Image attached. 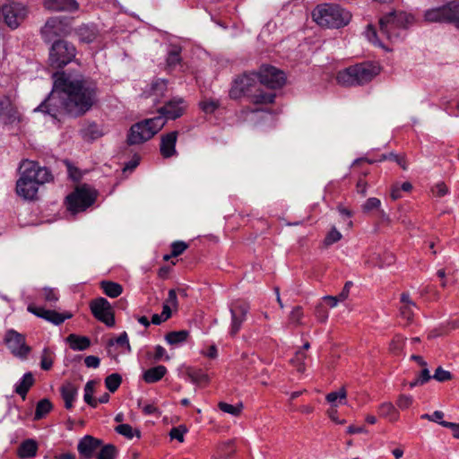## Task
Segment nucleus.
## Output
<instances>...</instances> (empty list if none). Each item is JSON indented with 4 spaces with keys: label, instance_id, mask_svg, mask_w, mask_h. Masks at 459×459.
I'll use <instances>...</instances> for the list:
<instances>
[{
    "label": "nucleus",
    "instance_id": "nucleus-38",
    "mask_svg": "<svg viewBox=\"0 0 459 459\" xmlns=\"http://www.w3.org/2000/svg\"><path fill=\"white\" fill-rule=\"evenodd\" d=\"M115 430L128 439H132L134 436H136L138 438L140 437V431L134 429L129 424L117 425L115 428Z\"/></svg>",
    "mask_w": 459,
    "mask_h": 459
},
{
    "label": "nucleus",
    "instance_id": "nucleus-13",
    "mask_svg": "<svg viewBox=\"0 0 459 459\" xmlns=\"http://www.w3.org/2000/svg\"><path fill=\"white\" fill-rule=\"evenodd\" d=\"M249 309V304L245 301L237 300L230 304V312L231 316V324L230 334L231 336H235L239 332L242 324L247 319Z\"/></svg>",
    "mask_w": 459,
    "mask_h": 459
},
{
    "label": "nucleus",
    "instance_id": "nucleus-6",
    "mask_svg": "<svg viewBox=\"0 0 459 459\" xmlns=\"http://www.w3.org/2000/svg\"><path fill=\"white\" fill-rule=\"evenodd\" d=\"M312 18L321 27L338 29L351 22V13L338 4L325 3L313 10Z\"/></svg>",
    "mask_w": 459,
    "mask_h": 459
},
{
    "label": "nucleus",
    "instance_id": "nucleus-52",
    "mask_svg": "<svg viewBox=\"0 0 459 459\" xmlns=\"http://www.w3.org/2000/svg\"><path fill=\"white\" fill-rule=\"evenodd\" d=\"M115 343L120 346H125L127 351H131L128 336L126 332L122 333L117 339L110 340L108 342L109 345H114Z\"/></svg>",
    "mask_w": 459,
    "mask_h": 459
},
{
    "label": "nucleus",
    "instance_id": "nucleus-62",
    "mask_svg": "<svg viewBox=\"0 0 459 459\" xmlns=\"http://www.w3.org/2000/svg\"><path fill=\"white\" fill-rule=\"evenodd\" d=\"M84 363L88 368H97L100 366V360L98 357L90 355L84 359Z\"/></svg>",
    "mask_w": 459,
    "mask_h": 459
},
{
    "label": "nucleus",
    "instance_id": "nucleus-30",
    "mask_svg": "<svg viewBox=\"0 0 459 459\" xmlns=\"http://www.w3.org/2000/svg\"><path fill=\"white\" fill-rule=\"evenodd\" d=\"M100 287L104 293L109 298H117L123 291V288L119 283L110 281H102L100 282Z\"/></svg>",
    "mask_w": 459,
    "mask_h": 459
},
{
    "label": "nucleus",
    "instance_id": "nucleus-20",
    "mask_svg": "<svg viewBox=\"0 0 459 459\" xmlns=\"http://www.w3.org/2000/svg\"><path fill=\"white\" fill-rule=\"evenodd\" d=\"M178 135V131H172L161 135L160 151L164 158H169L177 154L176 143Z\"/></svg>",
    "mask_w": 459,
    "mask_h": 459
},
{
    "label": "nucleus",
    "instance_id": "nucleus-8",
    "mask_svg": "<svg viewBox=\"0 0 459 459\" xmlns=\"http://www.w3.org/2000/svg\"><path fill=\"white\" fill-rule=\"evenodd\" d=\"M97 197L95 190L87 186L77 187L66 197V206L73 214L84 212L91 206Z\"/></svg>",
    "mask_w": 459,
    "mask_h": 459
},
{
    "label": "nucleus",
    "instance_id": "nucleus-41",
    "mask_svg": "<svg viewBox=\"0 0 459 459\" xmlns=\"http://www.w3.org/2000/svg\"><path fill=\"white\" fill-rule=\"evenodd\" d=\"M78 31L81 39L84 42H92L96 38V30L89 26H82Z\"/></svg>",
    "mask_w": 459,
    "mask_h": 459
},
{
    "label": "nucleus",
    "instance_id": "nucleus-9",
    "mask_svg": "<svg viewBox=\"0 0 459 459\" xmlns=\"http://www.w3.org/2000/svg\"><path fill=\"white\" fill-rule=\"evenodd\" d=\"M76 55L74 45L66 40H56L49 52V62L51 66L61 68L69 64Z\"/></svg>",
    "mask_w": 459,
    "mask_h": 459
},
{
    "label": "nucleus",
    "instance_id": "nucleus-54",
    "mask_svg": "<svg viewBox=\"0 0 459 459\" xmlns=\"http://www.w3.org/2000/svg\"><path fill=\"white\" fill-rule=\"evenodd\" d=\"M219 408L223 411V412H226V413H229V414H231V415H234V416H237L240 413L241 411V406L239 407H237V406H233L230 403H224V402H221L219 403Z\"/></svg>",
    "mask_w": 459,
    "mask_h": 459
},
{
    "label": "nucleus",
    "instance_id": "nucleus-4",
    "mask_svg": "<svg viewBox=\"0 0 459 459\" xmlns=\"http://www.w3.org/2000/svg\"><path fill=\"white\" fill-rule=\"evenodd\" d=\"M259 83L257 73H245L234 80L230 97L233 100L247 97L255 104L273 103L275 94L261 91L258 89Z\"/></svg>",
    "mask_w": 459,
    "mask_h": 459
},
{
    "label": "nucleus",
    "instance_id": "nucleus-3",
    "mask_svg": "<svg viewBox=\"0 0 459 459\" xmlns=\"http://www.w3.org/2000/svg\"><path fill=\"white\" fill-rule=\"evenodd\" d=\"M18 171L20 177L16 182V193L25 200L35 199L39 186L52 180L48 169L30 160H22Z\"/></svg>",
    "mask_w": 459,
    "mask_h": 459
},
{
    "label": "nucleus",
    "instance_id": "nucleus-63",
    "mask_svg": "<svg viewBox=\"0 0 459 459\" xmlns=\"http://www.w3.org/2000/svg\"><path fill=\"white\" fill-rule=\"evenodd\" d=\"M162 358H164L165 360L169 359V357L167 355L166 350L162 346L157 345L155 347L154 359L160 360Z\"/></svg>",
    "mask_w": 459,
    "mask_h": 459
},
{
    "label": "nucleus",
    "instance_id": "nucleus-7",
    "mask_svg": "<svg viewBox=\"0 0 459 459\" xmlns=\"http://www.w3.org/2000/svg\"><path fill=\"white\" fill-rule=\"evenodd\" d=\"M164 126L165 121L160 117L135 123L130 127L126 142L129 145L141 144L153 137Z\"/></svg>",
    "mask_w": 459,
    "mask_h": 459
},
{
    "label": "nucleus",
    "instance_id": "nucleus-17",
    "mask_svg": "<svg viewBox=\"0 0 459 459\" xmlns=\"http://www.w3.org/2000/svg\"><path fill=\"white\" fill-rule=\"evenodd\" d=\"M65 33V26L63 21L58 17H52L48 19L41 29V34L45 41L50 42L56 37L61 36Z\"/></svg>",
    "mask_w": 459,
    "mask_h": 459
},
{
    "label": "nucleus",
    "instance_id": "nucleus-34",
    "mask_svg": "<svg viewBox=\"0 0 459 459\" xmlns=\"http://www.w3.org/2000/svg\"><path fill=\"white\" fill-rule=\"evenodd\" d=\"M52 409V403L48 399L40 400L36 406L35 420H40L45 417Z\"/></svg>",
    "mask_w": 459,
    "mask_h": 459
},
{
    "label": "nucleus",
    "instance_id": "nucleus-36",
    "mask_svg": "<svg viewBox=\"0 0 459 459\" xmlns=\"http://www.w3.org/2000/svg\"><path fill=\"white\" fill-rule=\"evenodd\" d=\"M186 375L194 384H201L208 382L209 377L201 369L188 368Z\"/></svg>",
    "mask_w": 459,
    "mask_h": 459
},
{
    "label": "nucleus",
    "instance_id": "nucleus-5",
    "mask_svg": "<svg viewBox=\"0 0 459 459\" xmlns=\"http://www.w3.org/2000/svg\"><path fill=\"white\" fill-rule=\"evenodd\" d=\"M381 67L374 62H363L341 70L336 74L337 82L345 87L364 85L380 74Z\"/></svg>",
    "mask_w": 459,
    "mask_h": 459
},
{
    "label": "nucleus",
    "instance_id": "nucleus-64",
    "mask_svg": "<svg viewBox=\"0 0 459 459\" xmlns=\"http://www.w3.org/2000/svg\"><path fill=\"white\" fill-rule=\"evenodd\" d=\"M351 285H352L351 281H347L345 283L342 290L338 294V298H339V299H341V301H344L345 299H347V298L349 297V294H350V290H351Z\"/></svg>",
    "mask_w": 459,
    "mask_h": 459
},
{
    "label": "nucleus",
    "instance_id": "nucleus-18",
    "mask_svg": "<svg viewBox=\"0 0 459 459\" xmlns=\"http://www.w3.org/2000/svg\"><path fill=\"white\" fill-rule=\"evenodd\" d=\"M102 446V441L92 436L86 435L77 445L79 454L84 458H91Z\"/></svg>",
    "mask_w": 459,
    "mask_h": 459
},
{
    "label": "nucleus",
    "instance_id": "nucleus-11",
    "mask_svg": "<svg viewBox=\"0 0 459 459\" xmlns=\"http://www.w3.org/2000/svg\"><path fill=\"white\" fill-rule=\"evenodd\" d=\"M4 342L13 355L26 359L31 349L25 342L24 335L14 330H9L4 336Z\"/></svg>",
    "mask_w": 459,
    "mask_h": 459
},
{
    "label": "nucleus",
    "instance_id": "nucleus-47",
    "mask_svg": "<svg viewBox=\"0 0 459 459\" xmlns=\"http://www.w3.org/2000/svg\"><path fill=\"white\" fill-rule=\"evenodd\" d=\"M82 134L84 137H89L91 139H96L100 136L98 126L94 123L89 124L87 127L82 130Z\"/></svg>",
    "mask_w": 459,
    "mask_h": 459
},
{
    "label": "nucleus",
    "instance_id": "nucleus-22",
    "mask_svg": "<svg viewBox=\"0 0 459 459\" xmlns=\"http://www.w3.org/2000/svg\"><path fill=\"white\" fill-rule=\"evenodd\" d=\"M44 6L53 12H71L78 9L75 0H45Z\"/></svg>",
    "mask_w": 459,
    "mask_h": 459
},
{
    "label": "nucleus",
    "instance_id": "nucleus-19",
    "mask_svg": "<svg viewBox=\"0 0 459 459\" xmlns=\"http://www.w3.org/2000/svg\"><path fill=\"white\" fill-rule=\"evenodd\" d=\"M28 310L39 317L44 318L56 325L62 324L65 319L72 317L71 313L60 314L54 310L45 309L40 307L30 305Z\"/></svg>",
    "mask_w": 459,
    "mask_h": 459
},
{
    "label": "nucleus",
    "instance_id": "nucleus-25",
    "mask_svg": "<svg viewBox=\"0 0 459 459\" xmlns=\"http://www.w3.org/2000/svg\"><path fill=\"white\" fill-rule=\"evenodd\" d=\"M66 342L74 351H85L91 345V340L86 336H80L71 333L67 336Z\"/></svg>",
    "mask_w": 459,
    "mask_h": 459
},
{
    "label": "nucleus",
    "instance_id": "nucleus-35",
    "mask_svg": "<svg viewBox=\"0 0 459 459\" xmlns=\"http://www.w3.org/2000/svg\"><path fill=\"white\" fill-rule=\"evenodd\" d=\"M95 384H96V382L94 380L88 381L84 387V395H83L84 402L93 408L97 407V405H98L97 400H95L92 397V394L94 393Z\"/></svg>",
    "mask_w": 459,
    "mask_h": 459
},
{
    "label": "nucleus",
    "instance_id": "nucleus-15",
    "mask_svg": "<svg viewBox=\"0 0 459 459\" xmlns=\"http://www.w3.org/2000/svg\"><path fill=\"white\" fill-rule=\"evenodd\" d=\"M92 315L106 325L112 327L115 317L110 303L104 298L93 299L90 305Z\"/></svg>",
    "mask_w": 459,
    "mask_h": 459
},
{
    "label": "nucleus",
    "instance_id": "nucleus-12",
    "mask_svg": "<svg viewBox=\"0 0 459 459\" xmlns=\"http://www.w3.org/2000/svg\"><path fill=\"white\" fill-rule=\"evenodd\" d=\"M257 74L260 84L270 89L281 88L286 81L284 73L274 66L263 65Z\"/></svg>",
    "mask_w": 459,
    "mask_h": 459
},
{
    "label": "nucleus",
    "instance_id": "nucleus-37",
    "mask_svg": "<svg viewBox=\"0 0 459 459\" xmlns=\"http://www.w3.org/2000/svg\"><path fill=\"white\" fill-rule=\"evenodd\" d=\"M97 454L98 459H116L117 448L111 444L101 446Z\"/></svg>",
    "mask_w": 459,
    "mask_h": 459
},
{
    "label": "nucleus",
    "instance_id": "nucleus-44",
    "mask_svg": "<svg viewBox=\"0 0 459 459\" xmlns=\"http://www.w3.org/2000/svg\"><path fill=\"white\" fill-rule=\"evenodd\" d=\"M201 109L205 113H213L220 106L219 100L213 99H206L200 102Z\"/></svg>",
    "mask_w": 459,
    "mask_h": 459
},
{
    "label": "nucleus",
    "instance_id": "nucleus-42",
    "mask_svg": "<svg viewBox=\"0 0 459 459\" xmlns=\"http://www.w3.org/2000/svg\"><path fill=\"white\" fill-rule=\"evenodd\" d=\"M171 316V309L168 304H164L161 314H154L152 317L153 325H160L162 322L168 320Z\"/></svg>",
    "mask_w": 459,
    "mask_h": 459
},
{
    "label": "nucleus",
    "instance_id": "nucleus-43",
    "mask_svg": "<svg viewBox=\"0 0 459 459\" xmlns=\"http://www.w3.org/2000/svg\"><path fill=\"white\" fill-rule=\"evenodd\" d=\"M417 308L415 303L404 304L400 307V315L407 322H411L413 318L414 309Z\"/></svg>",
    "mask_w": 459,
    "mask_h": 459
},
{
    "label": "nucleus",
    "instance_id": "nucleus-59",
    "mask_svg": "<svg viewBox=\"0 0 459 459\" xmlns=\"http://www.w3.org/2000/svg\"><path fill=\"white\" fill-rule=\"evenodd\" d=\"M432 193L437 197H442L448 193V187L444 182H438L432 187Z\"/></svg>",
    "mask_w": 459,
    "mask_h": 459
},
{
    "label": "nucleus",
    "instance_id": "nucleus-48",
    "mask_svg": "<svg viewBox=\"0 0 459 459\" xmlns=\"http://www.w3.org/2000/svg\"><path fill=\"white\" fill-rule=\"evenodd\" d=\"M315 316L319 322L325 323L329 314L325 307L322 303H319L315 307Z\"/></svg>",
    "mask_w": 459,
    "mask_h": 459
},
{
    "label": "nucleus",
    "instance_id": "nucleus-28",
    "mask_svg": "<svg viewBox=\"0 0 459 459\" xmlns=\"http://www.w3.org/2000/svg\"><path fill=\"white\" fill-rule=\"evenodd\" d=\"M37 450V442L33 439H27L20 445L18 448V455L22 459L30 458L36 455Z\"/></svg>",
    "mask_w": 459,
    "mask_h": 459
},
{
    "label": "nucleus",
    "instance_id": "nucleus-2",
    "mask_svg": "<svg viewBox=\"0 0 459 459\" xmlns=\"http://www.w3.org/2000/svg\"><path fill=\"white\" fill-rule=\"evenodd\" d=\"M412 21L413 17L404 12H390L379 20V35L376 28L368 24L365 30V36L374 45L384 47L381 38L385 37L390 41L400 40Z\"/></svg>",
    "mask_w": 459,
    "mask_h": 459
},
{
    "label": "nucleus",
    "instance_id": "nucleus-29",
    "mask_svg": "<svg viewBox=\"0 0 459 459\" xmlns=\"http://www.w3.org/2000/svg\"><path fill=\"white\" fill-rule=\"evenodd\" d=\"M189 337V331L180 330L173 331L167 333L165 340L170 345H179L186 342Z\"/></svg>",
    "mask_w": 459,
    "mask_h": 459
},
{
    "label": "nucleus",
    "instance_id": "nucleus-31",
    "mask_svg": "<svg viewBox=\"0 0 459 459\" xmlns=\"http://www.w3.org/2000/svg\"><path fill=\"white\" fill-rule=\"evenodd\" d=\"M447 23H453L459 29V1L453 0L447 3Z\"/></svg>",
    "mask_w": 459,
    "mask_h": 459
},
{
    "label": "nucleus",
    "instance_id": "nucleus-46",
    "mask_svg": "<svg viewBox=\"0 0 459 459\" xmlns=\"http://www.w3.org/2000/svg\"><path fill=\"white\" fill-rule=\"evenodd\" d=\"M303 310L300 306L294 307L290 313L289 320L290 323L299 325L302 324L301 319L303 318Z\"/></svg>",
    "mask_w": 459,
    "mask_h": 459
},
{
    "label": "nucleus",
    "instance_id": "nucleus-55",
    "mask_svg": "<svg viewBox=\"0 0 459 459\" xmlns=\"http://www.w3.org/2000/svg\"><path fill=\"white\" fill-rule=\"evenodd\" d=\"M379 413L384 417H392L395 414V408L391 403H384L379 407Z\"/></svg>",
    "mask_w": 459,
    "mask_h": 459
},
{
    "label": "nucleus",
    "instance_id": "nucleus-21",
    "mask_svg": "<svg viewBox=\"0 0 459 459\" xmlns=\"http://www.w3.org/2000/svg\"><path fill=\"white\" fill-rule=\"evenodd\" d=\"M447 4L433 7L424 12V20L428 22L447 23Z\"/></svg>",
    "mask_w": 459,
    "mask_h": 459
},
{
    "label": "nucleus",
    "instance_id": "nucleus-60",
    "mask_svg": "<svg viewBox=\"0 0 459 459\" xmlns=\"http://www.w3.org/2000/svg\"><path fill=\"white\" fill-rule=\"evenodd\" d=\"M403 338L400 335H396L390 343V349L393 352H398L403 349Z\"/></svg>",
    "mask_w": 459,
    "mask_h": 459
},
{
    "label": "nucleus",
    "instance_id": "nucleus-61",
    "mask_svg": "<svg viewBox=\"0 0 459 459\" xmlns=\"http://www.w3.org/2000/svg\"><path fill=\"white\" fill-rule=\"evenodd\" d=\"M439 424L445 428L450 429L452 430L453 437L455 438H459V423L440 421Z\"/></svg>",
    "mask_w": 459,
    "mask_h": 459
},
{
    "label": "nucleus",
    "instance_id": "nucleus-14",
    "mask_svg": "<svg viewBox=\"0 0 459 459\" xmlns=\"http://www.w3.org/2000/svg\"><path fill=\"white\" fill-rule=\"evenodd\" d=\"M187 108L186 101L181 97H173L158 109L163 120H175L183 116Z\"/></svg>",
    "mask_w": 459,
    "mask_h": 459
},
{
    "label": "nucleus",
    "instance_id": "nucleus-58",
    "mask_svg": "<svg viewBox=\"0 0 459 459\" xmlns=\"http://www.w3.org/2000/svg\"><path fill=\"white\" fill-rule=\"evenodd\" d=\"M341 238L342 234L336 229L333 228L325 237V245L329 246L337 242Z\"/></svg>",
    "mask_w": 459,
    "mask_h": 459
},
{
    "label": "nucleus",
    "instance_id": "nucleus-16",
    "mask_svg": "<svg viewBox=\"0 0 459 459\" xmlns=\"http://www.w3.org/2000/svg\"><path fill=\"white\" fill-rule=\"evenodd\" d=\"M20 119L16 106L7 96L0 97V124L11 125Z\"/></svg>",
    "mask_w": 459,
    "mask_h": 459
},
{
    "label": "nucleus",
    "instance_id": "nucleus-49",
    "mask_svg": "<svg viewBox=\"0 0 459 459\" xmlns=\"http://www.w3.org/2000/svg\"><path fill=\"white\" fill-rule=\"evenodd\" d=\"M188 245L184 241H175L171 244V256L176 257L184 253Z\"/></svg>",
    "mask_w": 459,
    "mask_h": 459
},
{
    "label": "nucleus",
    "instance_id": "nucleus-23",
    "mask_svg": "<svg viewBox=\"0 0 459 459\" xmlns=\"http://www.w3.org/2000/svg\"><path fill=\"white\" fill-rule=\"evenodd\" d=\"M60 392L65 402V407L66 409H71L73 407V403L77 396L78 387L74 384L67 382L61 386Z\"/></svg>",
    "mask_w": 459,
    "mask_h": 459
},
{
    "label": "nucleus",
    "instance_id": "nucleus-57",
    "mask_svg": "<svg viewBox=\"0 0 459 459\" xmlns=\"http://www.w3.org/2000/svg\"><path fill=\"white\" fill-rule=\"evenodd\" d=\"M412 401L411 395L401 394L397 400V406L402 410H406L412 404Z\"/></svg>",
    "mask_w": 459,
    "mask_h": 459
},
{
    "label": "nucleus",
    "instance_id": "nucleus-39",
    "mask_svg": "<svg viewBox=\"0 0 459 459\" xmlns=\"http://www.w3.org/2000/svg\"><path fill=\"white\" fill-rule=\"evenodd\" d=\"M121 382V376L117 373H113L106 377L105 385L109 390V392L114 393L118 389Z\"/></svg>",
    "mask_w": 459,
    "mask_h": 459
},
{
    "label": "nucleus",
    "instance_id": "nucleus-26",
    "mask_svg": "<svg viewBox=\"0 0 459 459\" xmlns=\"http://www.w3.org/2000/svg\"><path fill=\"white\" fill-rule=\"evenodd\" d=\"M33 384L34 377L32 373L27 372L23 375L22 379L15 385L14 391L16 394L22 396V399H25L28 391L33 385Z\"/></svg>",
    "mask_w": 459,
    "mask_h": 459
},
{
    "label": "nucleus",
    "instance_id": "nucleus-53",
    "mask_svg": "<svg viewBox=\"0 0 459 459\" xmlns=\"http://www.w3.org/2000/svg\"><path fill=\"white\" fill-rule=\"evenodd\" d=\"M44 299L50 303H56L58 300V294L55 289L52 288H44L42 290Z\"/></svg>",
    "mask_w": 459,
    "mask_h": 459
},
{
    "label": "nucleus",
    "instance_id": "nucleus-50",
    "mask_svg": "<svg viewBox=\"0 0 459 459\" xmlns=\"http://www.w3.org/2000/svg\"><path fill=\"white\" fill-rule=\"evenodd\" d=\"M432 377L438 382H446L452 378V374L449 371L445 370L443 368L438 367L435 370V373Z\"/></svg>",
    "mask_w": 459,
    "mask_h": 459
},
{
    "label": "nucleus",
    "instance_id": "nucleus-56",
    "mask_svg": "<svg viewBox=\"0 0 459 459\" xmlns=\"http://www.w3.org/2000/svg\"><path fill=\"white\" fill-rule=\"evenodd\" d=\"M186 432V429L183 426L178 428H172L169 436L172 439H177L179 442L184 441V435Z\"/></svg>",
    "mask_w": 459,
    "mask_h": 459
},
{
    "label": "nucleus",
    "instance_id": "nucleus-27",
    "mask_svg": "<svg viewBox=\"0 0 459 459\" xmlns=\"http://www.w3.org/2000/svg\"><path fill=\"white\" fill-rule=\"evenodd\" d=\"M168 90V82L164 79H157L151 84L149 96L152 97L154 102L163 97Z\"/></svg>",
    "mask_w": 459,
    "mask_h": 459
},
{
    "label": "nucleus",
    "instance_id": "nucleus-1",
    "mask_svg": "<svg viewBox=\"0 0 459 459\" xmlns=\"http://www.w3.org/2000/svg\"><path fill=\"white\" fill-rule=\"evenodd\" d=\"M53 90L34 111H40L56 118L61 112L72 117L85 114L97 100L94 82L80 74L57 72L53 74Z\"/></svg>",
    "mask_w": 459,
    "mask_h": 459
},
{
    "label": "nucleus",
    "instance_id": "nucleus-24",
    "mask_svg": "<svg viewBox=\"0 0 459 459\" xmlns=\"http://www.w3.org/2000/svg\"><path fill=\"white\" fill-rule=\"evenodd\" d=\"M166 373L167 368L165 366L159 365L144 371L143 378L146 383L152 384L160 381Z\"/></svg>",
    "mask_w": 459,
    "mask_h": 459
},
{
    "label": "nucleus",
    "instance_id": "nucleus-10",
    "mask_svg": "<svg viewBox=\"0 0 459 459\" xmlns=\"http://www.w3.org/2000/svg\"><path fill=\"white\" fill-rule=\"evenodd\" d=\"M1 13L4 23L14 30L25 20L28 11L23 4L10 2L2 6Z\"/></svg>",
    "mask_w": 459,
    "mask_h": 459
},
{
    "label": "nucleus",
    "instance_id": "nucleus-40",
    "mask_svg": "<svg viewBox=\"0 0 459 459\" xmlns=\"http://www.w3.org/2000/svg\"><path fill=\"white\" fill-rule=\"evenodd\" d=\"M307 354L304 351L299 350L296 352L295 356L290 359L291 364L296 368L299 372H304L306 369L305 360Z\"/></svg>",
    "mask_w": 459,
    "mask_h": 459
},
{
    "label": "nucleus",
    "instance_id": "nucleus-45",
    "mask_svg": "<svg viewBox=\"0 0 459 459\" xmlns=\"http://www.w3.org/2000/svg\"><path fill=\"white\" fill-rule=\"evenodd\" d=\"M167 65L169 67L172 68L178 65L181 61L180 57V48H173L168 54L167 56Z\"/></svg>",
    "mask_w": 459,
    "mask_h": 459
},
{
    "label": "nucleus",
    "instance_id": "nucleus-33",
    "mask_svg": "<svg viewBox=\"0 0 459 459\" xmlns=\"http://www.w3.org/2000/svg\"><path fill=\"white\" fill-rule=\"evenodd\" d=\"M55 353L48 347H45L40 355V368L43 370H49L54 364Z\"/></svg>",
    "mask_w": 459,
    "mask_h": 459
},
{
    "label": "nucleus",
    "instance_id": "nucleus-51",
    "mask_svg": "<svg viewBox=\"0 0 459 459\" xmlns=\"http://www.w3.org/2000/svg\"><path fill=\"white\" fill-rule=\"evenodd\" d=\"M381 205V201L376 197L368 198L362 205V210L365 212H368L372 210L378 209Z\"/></svg>",
    "mask_w": 459,
    "mask_h": 459
},
{
    "label": "nucleus",
    "instance_id": "nucleus-32",
    "mask_svg": "<svg viewBox=\"0 0 459 459\" xmlns=\"http://www.w3.org/2000/svg\"><path fill=\"white\" fill-rule=\"evenodd\" d=\"M347 392L344 387H342L339 391L331 392L326 394V401L333 406H337L338 403H346Z\"/></svg>",
    "mask_w": 459,
    "mask_h": 459
}]
</instances>
